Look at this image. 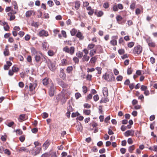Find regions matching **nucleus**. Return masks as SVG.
I'll return each mask as SVG.
<instances>
[{"label": "nucleus", "instance_id": "nucleus-1", "mask_svg": "<svg viewBox=\"0 0 157 157\" xmlns=\"http://www.w3.org/2000/svg\"><path fill=\"white\" fill-rule=\"evenodd\" d=\"M103 78L105 80L108 81H115V78L114 75L112 73L108 74L107 73H105L103 76Z\"/></svg>", "mask_w": 157, "mask_h": 157}, {"label": "nucleus", "instance_id": "nucleus-2", "mask_svg": "<svg viewBox=\"0 0 157 157\" xmlns=\"http://www.w3.org/2000/svg\"><path fill=\"white\" fill-rule=\"evenodd\" d=\"M63 51L65 52L72 55L74 53L75 48L74 47H71L69 48L67 46H66L63 48Z\"/></svg>", "mask_w": 157, "mask_h": 157}, {"label": "nucleus", "instance_id": "nucleus-3", "mask_svg": "<svg viewBox=\"0 0 157 157\" xmlns=\"http://www.w3.org/2000/svg\"><path fill=\"white\" fill-rule=\"evenodd\" d=\"M65 95L63 93H61V94L57 96L56 99L58 101H61L63 103H65L66 101Z\"/></svg>", "mask_w": 157, "mask_h": 157}, {"label": "nucleus", "instance_id": "nucleus-4", "mask_svg": "<svg viewBox=\"0 0 157 157\" xmlns=\"http://www.w3.org/2000/svg\"><path fill=\"white\" fill-rule=\"evenodd\" d=\"M41 150V148L40 147H35L33 149L31 153L33 155H36L39 154Z\"/></svg>", "mask_w": 157, "mask_h": 157}, {"label": "nucleus", "instance_id": "nucleus-5", "mask_svg": "<svg viewBox=\"0 0 157 157\" xmlns=\"http://www.w3.org/2000/svg\"><path fill=\"white\" fill-rule=\"evenodd\" d=\"M142 51V47L140 45H138L134 47L133 50V52L134 54L138 55Z\"/></svg>", "mask_w": 157, "mask_h": 157}, {"label": "nucleus", "instance_id": "nucleus-6", "mask_svg": "<svg viewBox=\"0 0 157 157\" xmlns=\"http://www.w3.org/2000/svg\"><path fill=\"white\" fill-rule=\"evenodd\" d=\"M146 40L149 47L153 48L155 46V43L152 41V40L150 37H149L148 38H147Z\"/></svg>", "mask_w": 157, "mask_h": 157}, {"label": "nucleus", "instance_id": "nucleus-7", "mask_svg": "<svg viewBox=\"0 0 157 157\" xmlns=\"http://www.w3.org/2000/svg\"><path fill=\"white\" fill-rule=\"evenodd\" d=\"M37 86V82L35 80L34 82L30 83L29 85V88L30 91H32L35 89Z\"/></svg>", "mask_w": 157, "mask_h": 157}, {"label": "nucleus", "instance_id": "nucleus-8", "mask_svg": "<svg viewBox=\"0 0 157 157\" xmlns=\"http://www.w3.org/2000/svg\"><path fill=\"white\" fill-rule=\"evenodd\" d=\"M38 35L40 36H47L48 35V33L47 31L43 29L39 32Z\"/></svg>", "mask_w": 157, "mask_h": 157}, {"label": "nucleus", "instance_id": "nucleus-9", "mask_svg": "<svg viewBox=\"0 0 157 157\" xmlns=\"http://www.w3.org/2000/svg\"><path fill=\"white\" fill-rule=\"evenodd\" d=\"M17 151L20 152H28L29 151V149L27 147H19Z\"/></svg>", "mask_w": 157, "mask_h": 157}, {"label": "nucleus", "instance_id": "nucleus-10", "mask_svg": "<svg viewBox=\"0 0 157 157\" xmlns=\"http://www.w3.org/2000/svg\"><path fill=\"white\" fill-rule=\"evenodd\" d=\"M134 131L131 129L126 131L124 133V135L127 137L128 136H133L134 135Z\"/></svg>", "mask_w": 157, "mask_h": 157}, {"label": "nucleus", "instance_id": "nucleus-11", "mask_svg": "<svg viewBox=\"0 0 157 157\" xmlns=\"http://www.w3.org/2000/svg\"><path fill=\"white\" fill-rule=\"evenodd\" d=\"M118 38L117 36H113L112 37L113 39L110 41V44L113 46H115L117 45V42L115 39H117Z\"/></svg>", "mask_w": 157, "mask_h": 157}, {"label": "nucleus", "instance_id": "nucleus-12", "mask_svg": "<svg viewBox=\"0 0 157 157\" xmlns=\"http://www.w3.org/2000/svg\"><path fill=\"white\" fill-rule=\"evenodd\" d=\"M57 81L59 85L62 86L63 88L65 87L67 85L64 82L61 80L59 78H57Z\"/></svg>", "mask_w": 157, "mask_h": 157}, {"label": "nucleus", "instance_id": "nucleus-13", "mask_svg": "<svg viewBox=\"0 0 157 157\" xmlns=\"http://www.w3.org/2000/svg\"><path fill=\"white\" fill-rule=\"evenodd\" d=\"M55 88L54 86L52 85L50 86L49 91V94L50 96L52 97L54 95Z\"/></svg>", "mask_w": 157, "mask_h": 157}, {"label": "nucleus", "instance_id": "nucleus-14", "mask_svg": "<svg viewBox=\"0 0 157 157\" xmlns=\"http://www.w3.org/2000/svg\"><path fill=\"white\" fill-rule=\"evenodd\" d=\"M60 73H59V76L60 77L63 78L64 79L66 77V74L64 72V70L63 69L60 68Z\"/></svg>", "mask_w": 157, "mask_h": 157}, {"label": "nucleus", "instance_id": "nucleus-15", "mask_svg": "<svg viewBox=\"0 0 157 157\" xmlns=\"http://www.w3.org/2000/svg\"><path fill=\"white\" fill-rule=\"evenodd\" d=\"M76 36L80 40H82L84 38V36H83L82 34L79 31L77 32L76 35Z\"/></svg>", "mask_w": 157, "mask_h": 157}, {"label": "nucleus", "instance_id": "nucleus-16", "mask_svg": "<svg viewBox=\"0 0 157 157\" xmlns=\"http://www.w3.org/2000/svg\"><path fill=\"white\" fill-rule=\"evenodd\" d=\"M50 144V143L47 140L43 144V147L44 149V150H46L47 148Z\"/></svg>", "mask_w": 157, "mask_h": 157}, {"label": "nucleus", "instance_id": "nucleus-17", "mask_svg": "<svg viewBox=\"0 0 157 157\" xmlns=\"http://www.w3.org/2000/svg\"><path fill=\"white\" fill-rule=\"evenodd\" d=\"M90 58V57L87 55H84L82 58V60L83 62H87L89 61Z\"/></svg>", "mask_w": 157, "mask_h": 157}, {"label": "nucleus", "instance_id": "nucleus-18", "mask_svg": "<svg viewBox=\"0 0 157 157\" xmlns=\"http://www.w3.org/2000/svg\"><path fill=\"white\" fill-rule=\"evenodd\" d=\"M35 60L37 63L40 62V63L42 62L41 61V58L40 56L36 55L34 56Z\"/></svg>", "mask_w": 157, "mask_h": 157}, {"label": "nucleus", "instance_id": "nucleus-19", "mask_svg": "<svg viewBox=\"0 0 157 157\" xmlns=\"http://www.w3.org/2000/svg\"><path fill=\"white\" fill-rule=\"evenodd\" d=\"M103 93L104 96L107 97L108 96V90L107 87H104L103 89Z\"/></svg>", "mask_w": 157, "mask_h": 157}, {"label": "nucleus", "instance_id": "nucleus-20", "mask_svg": "<svg viewBox=\"0 0 157 157\" xmlns=\"http://www.w3.org/2000/svg\"><path fill=\"white\" fill-rule=\"evenodd\" d=\"M77 130L78 131L81 132L82 129V127L80 123L78 124L76 126Z\"/></svg>", "mask_w": 157, "mask_h": 157}, {"label": "nucleus", "instance_id": "nucleus-21", "mask_svg": "<svg viewBox=\"0 0 157 157\" xmlns=\"http://www.w3.org/2000/svg\"><path fill=\"white\" fill-rule=\"evenodd\" d=\"M33 10H29L27 11L25 13V16L27 17H30L32 15L33 13Z\"/></svg>", "mask_w": 157, "mask_h": 157}, {"label": "nucleus", "instance_id": "nucleus-22", "mask_svg": "<svg viewBox=\"0 0 157 157\" xmlns=\"http://www.w3.org/2000/svg\"><path fill=\"white\" fill-rule=\"evenodd\" d=\"M25 115L24 114H21L19 117L18 120L19 121L22 122L25 119Z\"/></svg>", "mask_w": 157, "mask_h": 157}, {"label": "nucleus", "instance_id": "nucleus-23", "mask_svg": "<svg viewBox=\"0 0 157 157\" xmlns=\"http://www.w3.org/2000/svg\"><path fill=\"white\" fill-rule=\"evenodd\" d=\"M96 53V49H94L90 51L89 55L91 57L93 56Z\"/></svg>", "mask_w": 157, "mask_h": 157}, {"label": "nucleus", "instance_id": "nucleus-24", "mask_svg": "<svg viewBox=\"0 0 157 157\" xmlns=\"http://www.w3.org/2000/svg\"><path fill=\"white\" fill-rule=\"evenodd\" d=\"M71 34V36H75L77 34V30L75 29H73L71 31H70Z\"/></svg>", "mask_w": 157, "mask_h": 157}, {"label": "nucleus", "instance_id": "nucleus-25", "mask_svg": "<svg viewBox=\"0 0 157 157\" xmlns=\"http://www.w3.org/2000/svg\"><path fill=\"white\" fill-rule=\"evenodd\" d=\"M97 58L95 56L92 57L90 59V62L91 63H95Z\"/></svg>", "mask_w": 157, "mask_h": 157}, {"label": "nucleus", "instance_id": "nucleus-26", "mask_svg": "<svg viewBox=\"0 0 157 157\" xmlns=\"http://www.w3.org/2000/svg\"><path fill=\"white\" fill-rule=\"evenodd\" d=\"M95 45L93 44H88L87 48L89 50H91L94 48L95 47Z\"/></svg>", "mask_w": 157, "mask_h": 157}, {"label": "nucleus", "instance_id": "nucleus-27", "mask_svg": "<svg viewBox=\"0 0 157 157\" xmlns=\"http://www.w3.org/2000/svg\"><path fill=\"white\" fill-rule=\"evenodd\" d=\"M76 55L78 57L80 58L83 57V53L82 52H78L76 53Z\"/></svg>", "mask_w": 157, "mask_h": 157}, {"label": "nucleus", "instance_id": "nucleus-28", "mask_svg": "<svg viewBox=\"0 0 157 157\" xmlns=\"http://www.w3.org/2000/svg\"><path fill=\"white\" fill-rule=\"evenodd\" d=\"M8 16L10 17V20L12 21L15 18V16L11 14L10 13H8Z\"/></svg>", "mask_w": 157, "mask_h": 157}, {"label": "nucleus", "instance_id": "nucleus-29", "mask_svg": "<svg viewBox=\"0 0 157 157\" xmlns=\"http://www.w3.org/2000/svg\"><path fill=\"white\" fill-rule=\"evenodd\" d=\"M62 65V66H66L67 64V60L66 59H63L61 61Z\"/></svg>", "mask_w": 157, "mask_h": 157}, {"label": "nucleus", "instance_id": "nucleus-30", "mask_svg": "<svg viewBox=\"0 0 157 157\" xmlns=\"http://www.w3.org/2000/svg\"><path fill=\"white\" fill-rule=\"evenodd\" d=\"M12 4L14 6V8L15 10L16 11H17L18 10V7L17 6V4L16 1L13 2L12 3Z\"/></svg>", "mask_w": 157, "mask_h": 157}, {"label": "nucleus", "instance_id": "nucleus-31", "mask_svg": "<svg viewBox=\"0 0 157 157\" xmlns=\"http://www.w3.org/2000/svg\"><path fill=\"white\" fill-rule=\"evenodd\" d=\"M80 6V4L79 2H75V7L76 10H78Z\"/></svg>", "mask_w": 157, "mask_h": 157}, {"label": "nucleus", "instance_id": "nucleus-32", "mask_svg": "<svg viewBox=\"0 0 157 157\" xmlns=\"http://www.w3.org/2000/svg\"><path fill=\"white\" fill-rule=\"evenodd\" d=\"M31 51L32 55H34L35 56L36 55H37V51L34 48H32Z\"/></svg>", "mask_w": 157, "mask_h": 157}, {"label": "nucleus", "instance_id": "nucleus-33", "mask_svg": "<svg viewBox=\"0 0 157 157\" xmlns=\"http://www.w3.org/2000/svg\"><path fill=\"white\" fill-rule=\"evenodd\" d=\"M73 67L72 66H69L67 68V71L68 73H70L73 70Z\"/></svg>", "mask_w": 157, "mask_h": 157}, {"label": "nucleus", "instance_id": "nucleus-34", "mask_svg": "<svg viewBox=\"0 0 157 157\" xmlns=\"http://www.w3.org/2000/svg\"><path fill=\"white\" fill-rule=\"evenodd\" d=\"M4 54L5 56H8L9 55V52L8 49H5L4 51Z\"/></svg>", "mask_w": 157, "mask_h": 157}, {"label": "nucleus", "instance_id": "nucleus-35", "mask_svg": "<svg viewBox=\"0 0 157 157\" xmlns=\"http://www.w3.org/2000/svg\"><path fill=\"white\" fill-rule=\"evenodd\" d=\"M135 149V147L134 145H132V146L129 147L128 149V151L130 153H132L133 151Z\"/></svg>", "mask_w": 157, "mask_h": 157}, {"label": "nucleus", "instance_id": "nucleus-36", "mask_svg": "<svg viewBox=\"0 0 157 157\" xmlns=\"http://www.w3.org/2000/svg\"><path fill=\"white\" fill-rule=\"evenodd\" d=\"M90 110H84L83 111L84 113L86 115H88L90 114Z\"/></svg>", "mask_w": 157, "mask_h": 157}, {"label": "nucleus", "instance_id": "nucleus-37", "mask_svg": "<svg viewBox=\"0 0 157 157\" xmlns=\"http://www.w3.org/2000/svg\"><path fill=\"white\" fill-rule=\"evenodd\" d=\"M116 20L119 23V22L121 21L123 19L122 17L120 15H118L116 17Z\"/></svg>", "mask_w": 157, "mask_h": 157}, {"label": "nucleus", "instance_id": "nucleus-38", "mask_svg": "<svg viewBox=\"0 0 157 157\" xmlns=\"http://www.w3.org/2000/svg\"><path fill=\"white\" fill-rule=\"evenodd\" d=\"M49 67L52 71H53L55 69V66L52 64L51 63L50 65H48Z\"/></svg>", "mask_w": 157, "mask_h": 157}, {"label": "nucleus", "instance_id": "nucleus-39", "mask_svg": "<svg viewBox=\"0 0 157 157\" xmlns=\"http://www.w3.org/2000/svg\"><path fill=\"white\" fill-rule=\"evenodd\" d=\"M147 87L144 85H142L140 87L141 90L144 91L147 90Z\"/></svg>", "mask_w": 157, "mask_h": 157}, {"label": "nucleus", "instance_id": "nucleus-40", "mask_svg": "<svg viewBox=\"0 0 157 157\" xmlns=\"http://www.w3.org/2000/svg\"><path fill=\"white\" fill-rule=\"evenodd\" d=\"M43 83L44 85H47L48 84V80L45 78L43 80Z\"/></svg>", "mask_w": 157, "mask_h": 157}, {"label": "nucleus", "instance_id": "nucleus-41", "mask_svg": "<svg viewBox=\"0 0 157 157\" xmlns=\"http://www.w3.org/2000/svg\"><path fill=\"white\" fill-rule=\"evenodd\" d=\"M12 70L13 72H17L18 71L19 69L18 67H16L13 66L12 67Z\"/></svg>", "mask_w": 157, "mask_h": 157}, {"label": "nucleus", "instance_id": "nucleus-42", "mask_svg": "<svg viewBox=\"0 0 157 157\" xmlns=\"http://www.w3.org/2000/svg\"><path fill=\"white\" fill-rule=\"evenodd\" d=\"M82 92L84 94H86L87 91V87L85 86H82Z\"/></svg>", "mask_w": 157, "mask_h": 157}, {"label": "nucleus", "instance_id": "nucleus-43", "mask_svg": "<svg viewBox=\"0 0 157 157\" xmlns=\"http://www.w3.org/2000/svg\"><path fill=\"white\" fill-rule=\"evenodd\" d=\"M99 112L100 114H103V112L102 111V106L100 105L99 108Z\"/></svg>", "mask_w": 157, "mask_h": 157}, {"label": "nucleus", "instance_id": "nucleus-44", "mask_svg": "<svg viewBox=\"0 0 157 157\" xmlns=\"http://www.w3.org/2000/svg\"><path fill=\"white\" fill-rule=\"evenodd\" d=\"M134 44V42H131L129 43L128 44V46L130 48H132Z\"/></svg>", "mask_w": 157, "mask_h": 157}, {"label": "nucleus", "instance_id": "nucleus-45", "mask_svg": "<svg viewBox=\"0 0 157 157\" xmlns=\"http://www.w3.org/2000/svg\"><path fill=\"white\" fill-rule=\"evenodd\" d=\"M99 96L98 94H96L93 97L94 100L95 101H97L99 99Z\"/></svg>", "mask_w": 157, "mask_h": 157}, {"label": "nucleus", "instance_id": "nucleus-46", "mask_svg": "<svg viewBox=\"0 0 157 157\" xmlns=\"http://www.w3.org/2000/svg\"><path fill=\"white\" fill-rule=\"evenodd\" d=\"M92 77V75H91L87 74L86 78L87 80H88L89 81L91 80V78Z\"/></svg>", "mask_w": 157, "mask_h": 157}, {"label": "nucleus", "instance_id": "nucleus-47", "mask_svg": "<svg viewBox=\"0 0 157 157\" xmlns=\"http://www.w3.org/2000/svg\"><path fill=\"white\" fill-rule=\"evenodd\" d=\"M101 68L100 67H97L96 68V70L98 71V73L100 74L101 73Z\"/></svg>", "mask_w": 157, "mask_h": 157}, {"label": "nucleus", "instance_id": "nucleus-48", "mask_svg": "<svg viewBox=\"0 0 157 157\" xmlns=\"http://www.w3.org/2000/svg\"><path fill=\"white\" fill-rule=\"evenodd\" d=\"M50 155V154L48 153H45L43 154L40 157H49Z\"/></svg>", "mask_w": 157, "mask_h": 157}, {"label": "nucleus", "instance_id": "nucleus-49", "mask_svg": "<svg viewBox=\"0 0 157 157\" xmlns=\"http://www.w3.org/2000/svg\"><path fill=\"white\" fill-rule=\"evenodd\" d=\"M48 4L50 7H52L54 5L53 2L51 0H49L48 2Z\"/></svg>", "mask_w": 157, "mask_h": 157}, {"label": "nucleus", "instance_id": "nucleus-50", "mask_svg": "<svg viewBox=\"0 0 157 157\" xmlns=\"http://www.w3.org/2000/svg\"><path fill=\"white\" fill-rule=\"evenodd\" d=\"M73 60L75 63H78L79 62V59L76 57H74L73 58Z\"/></svg>", "mask_w": 157, "mask_h": 157}, {"label": "nucleus", "instance_id": "nucleus-51", "mask_svg": "<svg viewBox=\"0 0 157 157\" xmlns=\"http://www.w3.org/2000/svg\"><path fill=\"white\" fill-rule=\"evenodd\" d=\"M123 77L120 75L118 76L116 78V79L118 81H121Z\"/></svg>", "mask_w": 157, "mask_h": 157}, {"label": "nucleus", "instance_id": "nucleus-52", "mask_svg": "<svg viewBox=\"0 0 157 157\" xmlns=\"http://www.w3.org/2000/svg\"><path fill=\"white\" fill-rule=\"evenodd\" d=\"M75 96L76 99H77L81 97V94L79 93H75Z\"/></svg>", "mask_w": 157, "mask_h": 157}, {"label": "nucleus", "instance_id": "nucleus-53", "mask_svg": "<svg viewBox=\"0 0 157 157\" xmlns=\"http://www.w3.org/2000/svg\"><path fill=\"white\" fill-rule=\"evenodd\" d=\"M124 41L122 37H121L119 40V43L123 45L124 44Z\"/></svg>", "mask_w": 157, "mask_h": 157}, {"label": "nucleus", "instance_id": "nucleus-54", "mask_svg": "<svg viewBox=\"0 0 157 157\" xmlns=\"http://www.w3.org/2000/svg\"><path fill=\"white\" fill-rule=\"evenodd\" d=\"M103 12L101 11H100L98 12L97 14V16L98 17H101L103 15Z\"/></svg>", "mask_w": 157, "mask_h": 157}, {"label": "nucleus", "instance_id": "nucleus-55", "mask_svg": "<svg viewBox=\"0 0 157 157\" xmlns=\"http://www.w3.org/2000/svg\"><path fill=\"white\" fill-rule=\"evenodd\" d=\"M19 139L21 142H23L25 140V137L24 136H21L19 137Z\"/></svg>", "mask_w": 157, "mask_h": 157}, {"label": "nucleus", "instance_id": "nucleus-56", "mask_svg": "<svg viewBox=\"0 0 157 157\" xmlns=\"http://www.w3.org/2000/svg\"><path fill=\"white\" fill-rule=\"evenodd\" d=\"M48 54L49 56H52L54 54V52L52 51L49 50L48 52Z\"/></svg>", "mask_w": 157, "mask_h": 157}, {"label": "nucleus", "instance_id": "nucleus-57", "mask_svg": "<svg viewBox=\"0 0 157 157\" xmlns=\"http://www.w3.org/2000/svg\"><path fill=\"white\" fill-rule=\"evenodd\" d=\"M50 155H51V157H57L56 152L55 151L52 152Z\"/></svg>", "mask_w": 157, "mask_h": 157}, {"label": "nucleus", "instance_id": "nucleus-58", "mask_svg": "<svg viewBox=\"0 0 157 157\" xmlns=\"http://www.w3.org/2000/svg\"><path fill=\"white\" fill-rule=\"evenodd\" d=\"M18 34L21 37L24 35L25 33L24 32L21 31L19 32Z\"/></svg>", "mask_w": 157, "mask_h": 157}, {"label": "nucleus", "instance_id": "nucleus-59", "mask_svg": "<svg viewBox=\"0 0 157 157\" xmlns=\"http://www.w3.org/2000/svg\"><path fill=\"white\" fill-rule=\"evenodd\" d=\"M132 70L131 68H128L127 70V74L128 75L131 74L132 72Z\"/></svg>", "mask_w": 157, "mask_h": 157}, {"label": "nucleus", "instance_id": "nucleus-60", "mask_svg": "<svg viewBox=\"0 0 157 157\" xmlns=\"http://www.w3.org/2000/svg\"><path fill=\"white\" fill-rule=\"evenodd\" d=\"M25 39L26 40L28 41L30 39V36L28 34L26 35L25 36Z\"/></svg>", "mask_w": 157, "mask_h": 157}, {"label": "nucleus", "instance_id": "nucleus-61", "mask_svg": "<svg viewBox=\"0 0 157 157\" xmlns=\"http://www.w3.org/2000/svg\"><path fill=\"white\" fill-rule=\"evenodd\" d=\"M4 152L5 154H7L8 155H10V152L9 150L8 149H6L4 150Z\"/></svg>", "mask_w": 157, "mask_h": 157}, {"label": "nucleus", "instance_id": "nucleus-62", "mask_svg": "<svg viewBox=\"0 0 157 157\" xmlns=\"http://www.w3.org/2000/svg\"><path fill=\"white\" fill-rule=\"evenodd\" d=\"M135 6V4L134 3H132L130 6V8L132 10H133Z\"/></svg>", "mask_w": 157, "mask_h": 157}, {"label": "nucleus", "instance_id": "nucleus-63", "mask_svg": "<svg viewBox=\"0 0 157 157\" xmlns=\"http://www.w3.org/2000/svg\"><path fill=\"white\" fill-rule=\"evenodd\" d=\"M117 6L118 8H119V9L122 10L123 8V6L121 4H118L117 5Z\"/></svg>", "mask_w": 157, "mask_h": 157}, {"label": "nucleus", "instance_id": "nucleus-64", "mask_svg": "<svg viewBox=\"0 0 157 157\" xmlns=\"http://www.w3.org/2000/svg\"><path fill=\"white\" fill-rule=\"evenodd\" d=\"M11 10V7L8 6L6 7L5 10V11L6 12H9Z\"/></svg>", "mask_w": 157, "mask_h": 157}]
</instances>
